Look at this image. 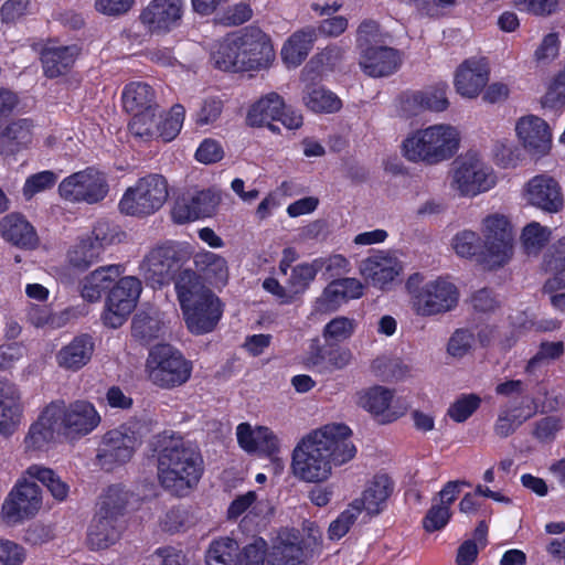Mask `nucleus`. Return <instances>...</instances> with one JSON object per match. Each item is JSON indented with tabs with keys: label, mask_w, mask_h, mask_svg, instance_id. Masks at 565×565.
Masks as SVG:
<instances>
[{
	"label": "nucleus",
	"mask_w": 565,
	"mask_h": 565,
	"mask_svg": "<svg viewBox=\"0 0 565 565\" xmlns=\"http://www.w3.org/2000/svg\"><path fill=\"white\" fill-rule=\"evenodd\" d=\"M102 250L98 245H95L92 238L81 239L68 252V262L72 266L85 269L99 258Z\"/></svg>",
	"instance_id": "nucleus-46"
},
{
	"label": "nucleus",
	"mask_w": 565,
	"mask_h": 565,
	"mask_svg": "<svg viewBox=\"0 0 565 565\" xmlns=\"http://www.w3.org/2000/svg\"><path fill=\"white\" fill-rule=\"evenodd\" d=\"M180 268L181 254L175 244L167 242L149 250L139 265V273L156 288L172 281Z\"/></svg>",
	"instance_id": "nucleus-12"
},
{
	"label": "nucleus",
	"mask_w": 565,
	"mask_h": 565,
	"mask_svg": "<svg viewBox=\"0 0 565 565\" xmlns=\"http://www.w3.org/2000/svg\"><path fill=\"white\" fill-rule=\"evenodd\" d=\"M266 551V541L256 539L247 544L241 553L237 552V565H263Z\"/></svg>",
	"instance_id": "nucleus-55"
},
{
	"label": "nucleus",
	"mask_w": 565,
	"mask_h": 565,
	"mask_svg": "<svg viewBox=\"0 0 565 565\" xmlns=\"http://www.w3.org/2000/svg\"><path fill=\"white\" fill-rule=\"evenodd\" d=\"M168 196L167 179L161 174L151 173L138 179L134 185L129 186L118 206L122 214L145 217L159 211Z\"/></svg>",
	"instance_id": "nucleus-5"
},
{
	"label": "nucleus",
	"mask_w": 565,
	"mask_h": 565,
	"mask_svg": "<svg viewBox=\"0 0 565 565\" xmlns=\"http://www.w3.org/2000/svg\"><path fill=\"white\" fill-rule=\"evenodd\" d=\"M196 268L202 271L213 285H224L228 278L226 260L217 254L206 252L194 257Z\"/></svg>",
	"instance_id": "nucleus-37"
},
{
	"label": "nucleus",
	"mask_w": 565,
	"mask_h": 565,
	"mask_svg": "<svg viewBox=\"0 0 565 565\" xmlns=\"http://www.w3.org/2000/svg\"><path fill=\"white\" fill-rule=\"evenodd\" d=\"M182 14V0H152L139 19L150 32L167 33L179 24Z\"/></svg>",
	"instance_id": "nucleus-18"
},
{
	"label": "nucleus",
	"mask_w": 565,
	"mask_h": 565,
	"mask_svg": "<svg viewBox=\"0 0 565 565\" xmlns=\"http://www.w3.org/2000/svg\"><path fill=\"white\" fill-rule=\"evenodd\" d=\"M447 85L438 84L433 87L413 93L407 103L415 107V111L431 110V111H444L449 106L447 98Z\"/></svg>",
	"instance_id": "nucleus-36"
},
{
	"label": "nucleus",
	"mask_w": 565,
	"mask_h": 565,
	"mask_svg": "<svg viewBox=\"0 0 565 565\" xmlns=\"http://www.w3.org/2000/svg\"><path fill=\"white\" fill-rule=\"evenodd\" d=\"M56 182V175L52 171H42L29 177L23 186V195L29 200L34 194L52 188Z\"/></svg>",
	"instance_id": "nucleus-60"
},
{
	"label": "nucleus",
	"mask_w": 565,
	"mask_h": 565,
	"mask_svg": "<svg viewBox=\"0 0 565 565\" xmlns=\"http://www.w3.org/2000/svg\"><path fill=\"white\" fill-rule=\"evenodd\" d=\"M237 42V35L226 38L213 51L212 58L217 68L233 72L247 71L245 62L242 60L239 43Z\"/></svg>",
	"instance_id": "nucleus-34"
},
{
	"label": "nucleus",
	"mask_w": 565,
	"mask_h": 565,
	"mask_svg": "<svg viewBox=\"0 0 565 565\" xmlns=\"http://www.w3.org/2000/svg\"><path fill=\"white\" fill-rule=\"evenodd\" d=\"M239 446L248 451H262L273 455L278 450L279 443L276 435L267 427L259 426L253 429L249 424L242 423L236 430Z\"/></svg>",
	"instance_id": "nucleus-27"
},
{
	"label": "nucleus",
	"mask_w": 565,
	"mask_h": 565,
	"mask_svg": "<svg viewBox=\"0 0 565 565\" xmlns=\"http://www.w3.org/2000/svg\"><path fill=\"white\" fill-rule=\"evenodd\" d=\"M489 79L487 67L477 61H466L458 68L455 77L457 92L468 98L478 96Z\"/></svg>",
	"instance_id": "nucleus-29"
},
{
	"label": "nucleus",
	"mask_w": 565,
	"mask_h": 565,
	"mask_svg": "<svg viewBox=\"0 0 565 565\" xmlns=\"http://www.w3.org/2000/svg\"><path fill=\"white\" fill-rule=\"evenodd\" d=\"M157 106L134 113L129 122V130L136 137L153 138L158 136V118L156 114Z\"/></svg>",
	"instance_id": "nucleus-47"
},
{
	"label": "nucleus",
	"mask_w": 565,
	"mask_h": 565,
	"mask_svg": "<svg viewBox=\"0 0 565 565\" xmlns=\"http://www.w3.org/2000/svg\"><path fill=\"white\" fill-rule=\"evenodd\" d=\"M7 412H21L20 394L12 383L0 380V415Z\"/></svg>",
	"instance_id": "nucleus-62"
},
{
	"label": "nucleus",
	"mask_w": 565,
	"mask_h": 565,
	"mask_svg": "<svg viewBox=\"0 0 565 565\" xmlns=\"http://www.w3.org/2000/svg\"><path fill=\"white\" fill-rule=\"evenodd\" d=\"M42 504L40 487L34 482H19L2 504V513L9 522L31 518Z\"/></svg>",
	"instance_id": "nucleus-16"
},
{
	"label": "nucleus",
	"mask_w": 565,
	"mask_h": 565,
	"mask_svg": "<svg viewBox=\"0 0 565 565\" xmlns=\"http://www.w3.org/2000/svg\"><path fill=\"white\" fill-rule=\"evenodd\" d=\"M393 491L391 479L386 475L375 476L366 486L360 499L351 505L359 508V514L364 510L370 516L380 514Z\"/></svg>",
	"instance_id": "nucleus-24"
},
{
	"label": "nucleus",
	"mask_w": 565,
	"mask_h": 565,
	"mask_svg": "<svg viewBox=\"0 0 565 565\" xmlns=\"http://www.w3.org/2000/svg\"><path fill=\"white\" fill-rule=\"evenodd\" d=\"M153 97V90L148 84L130 83L122 93V104L128 113L134 114L156 107Z\"/></svg>",
	"instance_id": "nucleus-38"
},
{
	"label": "nucleus",
	"mask_w": 565,
	"mask_h": 565,
	"mask_svg": "<svg viewBox=\"0 0 565 565\" xmlns=\"http://www.w3.org/2000/svg\"><path fill=\"white\" fill-rule=\"evenodd\" d=\"M78 50L75 45L46 44L41 51L44 74L50 78L67 73L73 66Z\"/></svg>",
	"instance_id": "nucleus-28"
},
{
	"label": "nucleus",
	"mask_w": 565,
	"mask_h": 565,
	"mask_svg": "<svg viewBox=\"0 0 565 565\" xmlns=\"http://www.w3.org/2000/svg\"><path fill=\"white\" fill-rule=\"evenodd\" d=\"M302 100L307 108L313 113H335L342 105L340 98L334 93L319 86L308 87Z\"/></svg>",
	"instance_id": "nucleus-39"
},
{
	"label": "nucleus",
	"mask_w": 565,
	"mask_h": 565,
	"mask_svg": "<svg viewBox=\"0 0 565 565\" xmlns=\"http://www.w3.org/2000/svg\"><path fill=\"white\" fill-rule=\"evenodd\" d=\"M150 381L160 387L172 388L184 384L191 376L192 365L169 344L151 349L147 360Z\"/></svg>",
	"instance_id": "nucleus-8"
},
{
	"label": "nucleus",
	"mask_w": 565,
	"mask_h": 565,
	"mask_svg": "<svg viewBox=\"0 0 565 565\" xmlns=\"http://www.w3.org/2000/svg\"><path fill=\"white\" fill-rule=\"evenodd\" d=\"M93 351L94 343L90 337H76L57 352L56 361L63 369L77 371L88 363Z\"/></svg>",
	"instance_id": "nucleus-32"
},
{
	"label": "nucleus",
	"mask_w": 565,
	"mask_h": 565,
	"mask_svg": "<svg viewBox=\"0 0 565 565\" xmlns=\"http://www.w3.org/2000/svg\"><path fill=\"white\" fill-rule=\"evenodd\" d=\"M562 420L556 416H546L534 424L532 435L541 443H551L562 429Z\"/></svg>",
	"instance_id": "nucleus-59"
},
{
	"label": "nucleus",
	"mask_w": 565,
	"mask_h": 565,
	"mask_svg": "<svg viewBox=\"0 0 565 565\" xmlns=\"http://www.w3.org/2000/svg\"><path fill=\"white\" fill-rule=\"evenodd\" d=\"M317 39V30L310 25L292 33L281 49L284 62L288 66H299L309 55Z\"/></svg>",
	"instance_id": "nucleus-30"
},
{
	"label": "nucleus",
	"mask_w": 565,
	"mask_h": 565,
	"mask_svg": "<svg viewBox=\"0 0 565 565\" xmlns=\"http://www.w3.org/2000/svg\"><path fill=\"white\" fill-rule=\"evenodd\" d=\"M318 268L315 266V260L310 264L303 263L295 266L291 269L290 277L287 280L288 287L292 294L303 292L310 282L315 279Z\"/></svg>",
	"instance_id": "nucleus-51"
},
{
	"label": "nucleus",
	"mask_w": 565,
	"mask_h": 565,
	"mask_svg": "<svg viewBox=\"0 0 565 565\" xmlns=\"http://www.w3.org/2000/svg\"><path fill=\"white\" fill-rule=\"evenodd\" d=\"M141 292V282L135 276H126L110 289L103 319L106 326L120 327L135 309Z\"/></svg>",
	"instance_id": "nucleus-15"
},
{
	"label": "nucleus",
	"mask_w": 565,
	"mask_h": 565,
	"mask_svg": "<svg viewBox=\"0 0 565 565\" xmlns=\"http://www.w3.org/2000/svg\"><path fill=\"white\" fill-rule=\"evenodd\" d=\"M315 266L318 268V271L324 269L329 277L340 276L350 270L349 260L341 254L317 258L315 259Z\"/></svg>",
	"instance_id": "nucleus-61"
},
{
	"label": "nucleus",
	"mask_w": 565,
	"mask_h": 565,
	"mask_svg": "<svg viewBox=\"0 0 565 565\" xmlns=\"http://www.w3.org/2000/svg\"><path fill=\"white\" fill-rule=\"evenodd\" d=\"M158 478L171 493L183 497L199 483L203 460L199 451L181 437L160 435L154 441Z\"/></svg>",
	"instance_id": "nucleus-2"
},
{
	"label": "nucleus",
	"mask_w": 565,
	"mask_h": 565,
	"mask_svg": "<svg viewBox=\"0 0 565 565\" xmlns=\"http://www.w3.org/2000/svg\"><path fill=\"white\" fill-rule=\"evenodd\" d=\"M26 475L41 481L55 499L64 500L67 497L68 486L53 470L33 465L26 469Z\"/></svg>",
	"instance_id": "nucleus-44"
},
{
	"label": "nucleus",
	"mask_w": 565,
	"mask_h": 565,
	"mask_svg": "<svg viewBox=\"0 0 565 565\" xmlns=\"http://www.w3.org/2000/svg\"><path fill=\"white\" fill-rule=\"evenodd\" d=\"M402 63L397 50L384 44L360 55L359 65L371 77H384L396 72Z\"/></svg>",
	"instance_id": "nucleus-23"
},
{
	"label": "nucleus",
	"mask_w": 565,
	"mask_h": 565,
	"mask_svg": "<svg viewBox=\"0 0 565 565\" xmlns=\"http://www.w3.org/2000/svg\"><path fill=\"white\" fill-rule=\"evenodd\" d=\"M335 281L332 280L323 289L320 297L317 298L315 309L320 313H329L338 310L340 306L345 302V298L339 287H335Z\"/></svg>",
	"instance_id": "nucleus-53"
},
{
	"label": "nucleus",
	"mask_w": 565,
	"mask_h": 565,
	"mask_svg": "<svg viewBox=\"0 0 565 565\" xmlns=\"http://www.w3.org/2000/svg\"><path fill=\"white\" fill-rule=\"evenodd\" d=\"M354 331V321L347 317H337L324 327L323 335L326 339L335 341L347 340Z\"/></svg>",
	"instance_id": "nucleus-63"
},
{
	"label": "nucleus",
	"mask_w": 565,
	"mask_h": 565,
	"mask_svg": "<svg viewBox=\"0 0 565 565\" xmlns=\"http://www.w3.org/2000/svg\"><path fill=\"white\" fill-rule=\"evenodd\" d=\"M0 232L3 238L23 248H34L38 245V236L33 226L19 214H9L0 223Z\"/></svg>",
	"instance_id": "nucleus-31"
},
{
	"label": "nucleus",
	"mask_w": 565,
	"mask_h": 565,
	"mask_svg": "<svg viewBox=\"0 0 565 565\" xmlns=\"http://www.w3.org/2000/svg\"><path fill=\"white\" fill-rule=\"evenodd\" d=\"M60 195L72 203H97L108 193V182L104 172L87 168L65 178L58 185Z\"/></svg>",
	"instance_id": "nucleus-13"
},
{
	"label": "nucleus",
	"mask_w": 565,
	"mask_h": 565,
	"mask_svg": "<svg viewBox=\"0 0 565 565\" xmlns=\"http://www.w3.org/2000/svg\"><path fill=\"white\" fill-rule=\"evenodd\" d=\"M483 237L489 263L492 267H501L513 255L514 236L507 216L492 214L483 220Z\"/></svg>",
	"instance_id": "nucleus-14"
},
{
	"label": "nucleus",
	"mask_w": 565,
	"mask_h": 565,
	"mask_svg": "<svg viewBox=\"0 0 565 565\" xmlns=\"http://www.w3.org/2000/svg\"><path fill=\"white\" fill-rule=\"evenodd\" d=\"M516 134L523 147L533 154H545L551 149L552 135L548 125L537 116L519 119Z\"/></svg>",
	"instance_id": "nucleus-22"
},
{
	"label": "nucleus",
	"mask_w": 565,
	"mask_h": 565,
	"mask_svg": "<svg viewBox=\"0 0 565 565\" xmlns=\"http://www.w3.org/2000/svg\"><path fill=\"white\" fill-rule=\"evenodd\" d=\"M121 274L120 265H108L95 269L82 281V297L90 302L98 300Z\"/></svg>",
	"instance_id": "nucleus-33"
},
{
	"label": "nucleus",
	"mask_w": 565,
	"mask_h": 565,
	"mask_svg": "<svg viewBox=\"0 0 565 565\" xmlns=\"http://www.w3.org/2000/svg\"><path fill=\"white\" fill-rule=\"evenodd\" d=\"M49 415L63 435L68 437L85 436L100 423V416L93 404L75 401L66 404L62 399L49 404Z\"/></svg>",
	"instance_id": "nucleus-10"
},
{
	"label": "nucleus",
	"mask_w": 565,
	"mask_h": 565,
	"mask_svg": "<svg viewBox=\"0 0 565 565\" xmlns=\"http://www.w3.org/2000/svg\"><path fill=\"white\" fill-rule=\"evenodd\" d=\"M451 189L461 196H476L495 184V175L477 153L468 152L457 158L451 169Z\"/></svg>",
	"instance_id": "nucleus-9"
},
{
	"label": "nucleus",
	"mask_w": 565,
	"mask_h": 565,
	"mask_svg": "<svg viewBox=\"0 0 565 565\" xmlns=\"http://www.w3.org/2000/svg\"><path fill=\"white\" fill-rule=\"evenodd\" d=\"M451 518L450 508L439 501L434 503L427 511L423 526L427 532H435L441 530Z\"/></svg>",
	"instance_id": "nucleus-54"
},
{
	"label": "nucleus",
	"mask_w": 565,
	"mask_h": 565,
	"mask_svg": "<svg viewBox=\"0 0 565 565\" xmlns=\"http://www.w3.org/2000/svg\"><path fill=\"white\" fill-rule=\"evenodd\" d=\"M238 544L230 537L214 541L206 552L207 565H237Z\"/></svg>",
	"instance_id": "nucleus-42"
},
{
	"label": "nucleus",
	"mask_w": 565,
	"mask_h": 565,
	"mask_svg": "<svg viewBox=\"0 0 565 565\" xmlns=\"http://www.w3.org/2000/svg\"><path fill=\"white\" fill-rule=\"evenodd\" d=\"M247 124L252 127H268L273 132H279L273 121H280L287 129H298L302 126V115L287 107L284 98L275 93H268L259 98L248 110Z\"/></svg>",
	"instance_id": "nucleus-11"
},
{
	"label": "nucleus",
	"mask_w": 565,
	"mask_h": 565,
	"mask_svg": "<svg viewBox=\"0 0 565 565\" xmlns=\"http://www.w3.org/2000/svg\"><path fill=\"white\" fill-rule=\"evenodd\" d=\"M184 114L185 110L182 105H174L164 118L159 115L157 137L162 138L164 141L175 138L182 127Z\"/></svg>",
	"instance_id": "nucleus-49"
},
{
	"label": "nucleus",
	"mask_w": 565,
	"mask_h": 565,
	"mask_svg": "<svg viewBox=\"0 0 565 565\" xmlns=\"http://www.w3.org/2000/svg\"><path fill=\"white\" fill-rule=\"evenodd\" d=\"M542 104L551 108L565 105V68L554 79L544 95Z\"/></svg>",
	"instance_id": "nucleus-64"
},
{
	"label": "nucleus",
	"mask_w": 565,
	"mask_h": 565,
	"mask_svg": "<svg viewBox=\"0 0 565 565\" xmlns=\"http://www.w3.org/2000/svg\"><path fill=\"white\" fill-rule=\"evenodd\" d=\"M532 414L526 416H521L518 414V408H507L500 412L498 419L494 425L495 434L501 438H507L511 434H513L516 428L522 425L525 420H527Z\"/></svg>",
	"instance_id": "nucleus-52"
},
{
	"label": "nucleus",
	"mask_w": 565,
	"mask_h": 565,
	"mask_svg": "<svg viewBox=\"0 0 565 565\" xmlns=\"http://www.w3.org/2000/svg\"><path fill=\"white\" fill-rule=\"evenodd\" d=\"M242 60L247 71L267 67L275 53L269 38L258 28H247L237 35Z\"/></svg>",
	"instance_id": "nucleus-17"
},
{
	"label": "nucleus",
	"mask_w": 565,
	"mask_h": 565,
	"mask_svg": "<svg viewBox=\"0 0 565 565\" xmlns=\"http://www.w3.org/2000/svg\"><path fill=\"white\" fill-rule=\"evenodd\" d=\"M452 247L460 257H472L480 248V237L477 233L465 230L454 237Z\"/></svg>",
	"instance_id": "nucleus-57"
},
{
	"label": "nucleus",
	"mask_w": 565,
	"mask_h": 565,
	"mask_svg": "<svg viewBox=\"0 0 565 565\" xmlns=\"http://www.w3.org/2000/svg\"><path fill=\"white\" fill-rule=\"evenodd\" d=\"M124 530L122 520L96 512L87 532V543L92 550H104L115 544Z\"/></svg>",
	"instance_id": "nucleus-25"
},
{
	"label": "nucleus",
	"mask_w": 565,
	"mask_h": 565,
	"mask_svg": "<svg viewBox=\"0 0 565 565\" xmlns=\"http://www.w3.org/2000/svg\"><path fill=\"white\" fill-rule=\"evenodd\" d=\"M147 430V426L139 420H130L117 429L109 430L98 447L97 463L107 471L117 465L126 463L141 444Z\"/></svg>",
	"instance_id": "nucleus-7"
},
{
	"label": "nucleus",
	"mask_w": 565,
	"mask_h": 565,
	"mask_svg": "<svg viewBox=\"0 0 565 565\" xmlns=\"http://www.w3.org/2000/svg\"><path fill=\"white\" fill-rule=\"evenodd\" d=\"M459 143V132L455 127L434 125L406 138L403 142V154L408 161L434 166L452 158Z\"/></svg>",
	"instance_id": "nucleus-4"
},
{
	"label": "nucleus",
	"mask_w": 565,
	"mask_h": 565,
	"mask_svg": "<svg viewBox=\"0 0 565 565\" xmlns=\"http://www.w3.org/2000/svg\"><path fill=\"white\" fill-rule=\"evenodd\" d=\"M351 359L352 353L348 349H334L328 352L317 349V352L312 353L308 361L313 366H320L326 361V369L341 370L350 364Z\"/></svg>",
	"instance_id": "nucleus-50"
},
{
	"label": "nucleus",
	"mask_w": 565,
	"mask_h": 565,
	"mask_svg": "<svg viewBox=\"0 0 565 565\" xmlns=\"http://www.w3.org/2000/svg\"><path fill=\"white\" fill-rule=\"evenodd\" d=\"M392 398V391L374 386L359 394L358 404L374 415H383L388 409Z\"/></svg>",
	"instance_id": "nucleus-43"
},
{
	"label": "nucleus",
	"mask_w": 565,
	"mask_h": 565,
	"mask_svg": "<svg viewBox=\"0 0 565 565\" xmlns=\"http://www.w3.org/2000/svg\"><path fill=\"white\" fill-rule=\"evenodd\" d=\"M527 202L547 213L562 210L564 200L559 184L552 177L540 174L526 184Z\"/></svg>",
	"instance_id": "nucleus-21"
},
{
	"label": "nucleus",
	"mask_w": 565,
	"mask_h": 565,
	"mask_svg": "<svg viewBox=\"0 0 565 565\" xmlns=\"http://www.w3.org/2000/svg\"><path fill=\"white\" fill-rule=\"evenodd\" d=\"M551 231L537 222L527 224L522 232L521 242L527 255H536L548 242Z\"/></svg>",
	"instance_id": "nucleus-48"
},
{
	"label": "nucleus",
	"mask_w": 565,
	"mask_h": 565,
	"mask_svg": "<svg viewBox=\"0 0 565 565\" xmlns=\"http://www.w3.org/2000/svg\"><path fill=\"white\" fill-rule=\"evenodd\" d=\"M422 280L419 274H414L406 282L412 308L418 316L439 315L451 310L457 305L458 291L454 284L436 279L420 287Z\"/></svg>",
	"instance_id": "nucleus-6"
},
{
	"label": "nucleus",
	"mask_w": 565,
	"mask_h": 565,
	"mask_svg": "<svg viewBox=\"0 0 565 565\" xmlns=\"http://www.w3.org/2000/svg\"><path fill=\"white\" fill-rule=\"evenodd\" d=\"M33 128V121L29 118L10 121L0 130V156H13L26 148L32 142Z\"/></svg>",
	"instance_id": "nucleus-26"
},
{
	"label": "nucleus",
	"mask_w": 565,
	"mask_h": 565,
	"mask_svg": "<svg viewBox=\"0 0 565 565\" xmlns=\"http://www.w3.org/2000/svg\"><path fill=\"white\" fill-rule=\"evenodd\" d=\"M402 271L403 265L397 257L383 250L369 256L360 265V273L365 280L381 289L394 281Z\"/></svg>",
	"instance_id": "nucleus-20"
},
{
	"label": "nucleus",
	"mask_w": 565,
	"mask_h": 565,
	"mask_svg": "<svg viewBox=\"0 0 565 565\" xmlns=\"http://www.w3.org/2000/svg\"><path fill=\"white\" fill-rule=\"evenodd\" d=\"M386 35L381 31L380 24L373 20L363 21L356 31V47L362 53L373 50L374 46L386 44Z\"/></svg>",
	"instance_id": "nucleus-45"
},
{
	"label": "nucleus",
	"mask_w": 565,
	"mask_h": 565,
	"mask_svg": "<svg viewBox=\"0 0 565 565\" xmlns=\"http://www.w3.org/2000/svg\"><path fill=\"white\" fill-rule=\"evenodd\" d=\"M480 398L470 394L458 398L448 409V415L457 423L467 420L479 407Z\"/></svg>",
	"instance_id": "nucleus-56"
},
{
	"label": "nucleus",
	"mask_w": 565,
	"mask_h": 565,
	"mask_svg": "<svg viewBox=\"0 0 565 565\" xmlns=\"http://www.w3.org/2000/svg\"><path fill=\"white\" fill-rule=\"evenodd\" d=\"M129 498L130 493L124 487L119 484L109 486L100 498L99 509L97 512L121 520L129 502Z\"/></svg>",
	"instance_id": "nucleus-41"
},
{
	"label": "nucleus",
	"mask_w": 565,
	"mask_h": 565,
	"mask_svg": "<svg viewBox=\"0 0 565 565\" xmlns=\"http://www.w3.org/2000/svg\"><path fill=\"white\" fill-rule=\"evenodd\" d=\"M55 434H62L61 427L55 425L49 415V405L44 408L40 417L33 423L24 439L26 449H41L53 440Z\"/></svg>",
	"instance_id": "nucleus-35"
},
{
	"label": "nucleus",
	"mask_w": 565,
	"mask_h": 565,
	"mask_svg": "<svg viewBox=\"0 0 565 565\" xmlns=\"http://www.w3.org/2000/svg\"><path fill=\"white\" fill-rule=\"evenodd\" d=\"M312 555L313 548L309 542L300 540L297 531L285 530L279 534L267 565H307V559Z\"/></svg>",
	"instance_id": "nucleus-19"
},
{
	"label": "nucleus",
	"mask_w": 565,
	"mask_h": 565,
	"mask_svg": "<svg viewBox=\"0 0 565 565\" xmlns=\"http://www.w3.org/2000/svg\"><path fill=\"white\" fill-rule=\"evenodd\" d=\"M350 436L348 426L328 424L302 437L292 450L294 476L306 482L326 481L333 465H343L355 456L356 448Z\"/></svg>",
	"instance_id": "nucleus-1"
},
{
	"label": "nucleus",
	"mask_w": 565,
	"mask_h": 565,
	"mask_svg": "<svg viewBox=\"0 0 565 565\" xmlns=\"http://www.w3.org/2000/svg\"><path fill=\"white\" fill-rule=\"evenodd\" d=\"M175 290L188 329L193 334L211 332L222 317L220 299L199 280L191 269L180 273L175 281Z\"/></svg>",
	"instance_id": "nucleus-3"
},
{
	"label": "nucleus",
	"mask_w": 565,
	"mask_h": 565,
	"mask_svg": "<svg viewBox=\"0 0 565 565\" xmlns=\"http://www.w3.org/2000/svg\"><path fill=\"white\" fill-rule=\"evenodd\" d=\"M163 322L157 313L139 312L132 320V335L143 344L161 337Z\"/></svg>",
	"instance_id": "nucleus-40"
},
{
	"label": "nucleus",
	"mask_w": 565,
	"mask_h": 565,
	"mask_svg": "<svg viewBox=\"0 0 565 565\" xmlns=\"http://www.w3.org/2000/svg\"><path fill=\"white\" fill-rule=\"evenodd\" d=\"M475 341L473 333L468 329H457L450 337L447 351L455 358H462L472 348Z\"/></svg>",
	"instance_id": "nucleus-58"
}]
</instances>
